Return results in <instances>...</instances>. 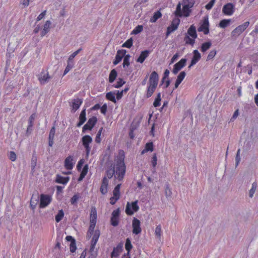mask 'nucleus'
I'll use <instances>...</instances> for the list:
<instances>
[{
  "instance_id": "44",
  "label": "nucleus",
  "mask_w": 258,
  "mask_h": 258,
  "mask_svg": "<svg viewBox=\"0 0 258 258\" xmlns=\"http://www.w3.org/2000/svg\"><path fill=\"white\" fill-rule=\"evenodd\" d=\"M123 57L124 58L122 66L123 68H125V67H128L130 64L129 59L131 57V56L130 54H125V55Z\"/></svg>"
},
{
  "instance_id": "23",
  "label": "nucleus",
  "mask_w": 258,
  "mask_h": 258,
  "mask_svg": "<svg viewBox=\"0 0 258 258\" xmlns=\"http://www.w3.org/2000/svg\"><path fill=\"white\" fill-rule=\"evenodd\" d=\"M180 23V19L178 18H174L173 19L171 24L168 27V29H170L173 32L175 30H176L178 26L179 25V24Z\"/></svg>"
},
{
  "instance_id": "36",
  "label": "nucleus",
  "mask_w": 258,
  "mask_h": 258,
  "mask_svg": "<svg viewBox=\"0 0 258 258\" xmlns=\"http://www.w3.org/2000/svg\"><path fill=\"white\" fill-rule=\"evenodd\" d=\"M212 45V43L210 41L206 42L202 44L201 51L203 52H206L209 49Z\"/></svg>"
},
{
  "instance_id": "52",
  "label": "nucleus",
  "mask_w": 258,
  "mask_h": 258,
  "mask_svg": "<svg viewBox=\"0 0 258 258\" xmlns=\"http://www.w3.org/2000/svg\"><path fill=\"white\" fill-rule=\"evenodd\" d=\"M82 50V48H80L77 51L73 52L71 55H70L68 60L70 61H73L74 57Z\"/></svg>"
},
{
  "instance_id": "63",
  "label": "nucleus",
  "mask_w": 258,
  "mask_h": 258,
  "mask_svg": "<svg viewBox=\"0 0 258 258\" xmlns=\"http://www.w3.org/2000/svg\"><path fill=\"white\" fill-rule=\"evenodd\" d=\"M95 225H96V223H92L90 222V226L88 228V231L89 232L94 233V230L95 229Z\"/></svg>"
},
{
  "instance_id": "57",
  "label": "nucleus",
  "mask_w": 258,
  "mask_h": 258,
  "mask_svg": "<svg viewBox=\"0 0 258 258\" xmlns=\"http://www.w3.org/2000/svg\"><path fill=\"white\" fill-rule=\"evenodd\" d=\"M240 150L239 149L237 151L236 158H235L236 166H237L238 165V164L240 161Z\"/></svg>"
},
{
  "instance_id": "17",
  "label": "nucleus",
  "mask_w": 258,
  "mask_h": 258,
  "mask_svg": "<svg viewBox=\"0 0 258 258\" xmlns=\"http://www.w3.org/2000/svg\"><path fill=\"white\" fill-rule=\"evenodd\" d=\"M79 121L77 124V127L81 126L86 121V109H84L81 112L79 117Z\"/></svg>"
},
{
  "instance_id": "60",
  "label": "nucleus",
  "mask_w": 258,
  "mask_h": 258,
  "mask_svg": "<svg viewBox=\"0 0 258 258\" xmlns=\"http://www.w3.org/2000/svg\"><path fill=\"white\" fill-rule=\"evenodd\" d=\"M157 157L156 153H154L152 160V165L153 167H155L157 165Z\"/></svg>"
},
{
  "instance_id": "40",
  "label": "nucleus",
  "mask_w": 258,
  "mask_h": 258,
  "mask_svg": "<svg viewBox=\"0 0 258 258\" xmlns=\"http://www.w3.org/2000/svg\"><path fill=\"white\" fill-rule=\"evenodd\" d=\"M161 100V93H158L153 103V105L155 107H157L160 105Z\"/></svg>"
},
{
  "instance_id": "56",
  "label": "nucleus",
  "mask_w": 258,
  "mask_h": 258,
  "mask_svg": "<svg viewBox=\"0 0 258 258\" xmlns=\"http://www.w3.org/2000/svg\"><path fill=\"white\" fill-rule=\"evenodd\" d=\"M51 24V22H50V21H49V20L46 21L43 26V29L44 30L45 29L46 30H47L49 32Z\"/></svg>"
},
{
  "instance_id": "55",
  "label": "nucleus",
  "mask_w": 258,
  "mask_h": 258,
  "mask_svg": "<svg viewBox=\"0 0 258 258\" xmlns=\"http://www.w3.org/2000/svg\"><path fill=\"white\" fill-rule=\"evenodd\" d=\"M215 1L216 0L210 1V2H209V3L206 5V9L208 10H211L215 4Z\"/></svg>"
},
{
  "instance_id": "62",
  "label": "nucleus",
  "mask_w": 258,
  "mask_h": 258,
  "mask_svg": "<svg viewBox=\"0 0 258 258\" xmlns=\"http://www.w3.org/2000/svg\"><path fill=\"white\" fill-rule=\"evenodd\" d=\"M35 114H32L29 117V125L30 126H33V121L35 119Z\"/></svg>"
},
{
  "instance_id": "53",
  "label": "nucleus",
  "mask_w": 258,
  "mask_h": 258,
  "mask_svg": "<svg viewBox=\"0 0 258 258\" xmlns=\"http://www.w3.org/2000/svg\"><path fill=\"white\" fill-rule=\"evenodd\" d=\"M70 251L71 252H74L76 251V248H77L76 244V240H73V241H72V242H71L70 245Z\"/></svg>"
},
{
  "instance_id": "11",
  "label": "nucleus",
  "mask_w": 258,
  "mask_h": 258,
  "mask_svg": "<svg viewBox=\"0 0 258 258\" xmlns=\"http://www.w3.org/2000/svg\"><path fill=\"white\" fill-rule=\"evenodd\" d=\"M39 201V196L38 192L37 191L33 192L30 200V207L33 210L36 208Z\"/></svg>"
},
{
  "instance_id": "39",
  "label": "nucleus",
  "mask_w": 258,
  "mask_h": 258,
  "mask_svg": "<svg viewBox=\"0 0 258 258\" xmlns=\"http://www.w3.org/2000/svg\"><path fill=\"white\" fill-rule=\"evenodd\" d=\"M74 66L73 61L68 60L67 66L64 71L63 75H66Z\"/></svg>"
},
{
  "instance_id": "41",
  "label": "nucleus",
  "mask_w": 258,
  "mask_h": 258,
  "mask_svg": "<svg viewBox=\"0 0 258 258\" xmlns=\"http://www.w3.org/2000/svg\"><path fill=\"white\" fill-rule=\"evenodd\" d=\"M257 187V183L256 182H254L252 184V187L249 192V197L252 198L253 197V195L256 190Z\"/></svg>"
},
{
  "instance_id": "46",
  "label": "nucleus",
  "mask_w": 258,
  "mask_h": 258,
  "mask_svg": "<svg viewBox=\"0 0 258 258\" xmlns=\"http://www.w3.org/2000/svg\"><path fill=\"white\" fill-rule=\"evenodd\" d=\"M133 39L132 38H130L126 41H125L122 45L123 47L131 48L133 45Z\"/></svg>"
},
{
  "instance_id": "14",
  "label": "nucleus",
  "mask_w": 258,
  "mask_h": 258,
  "mask_svg": "<svg viewBox=\"0 0 258 258\" xmlns=\"http://www.w3.org/2000/svg\"><path fill=\"white\" fill-rule=\"evenodd\" d=\"M126 52V51L125 49L118 50L117 51L115 59L113 61V64L116 65L117 64H118L121 60L123 56L125 55Z\"/></svg>"
},
{
  "instance_id": "45",
  "label": "nucleus",
  "mask_w": 258,
  "mask_h": 258,
  "mask_svg": "<svg viewBox=\"0 0 258 258\" xmlns=\"http://www.w3.org/2000/svg\"><path fill=\"white\" fill-rule=\"evenodd\" d=\"M174 14L177 17H181L182 16L181 10V4L180 3L177 5L176 11L174 12Z\"/></svg>"
},
{
  "instance_id": "3",
  "label": "nucleus",
  "mask_w": 258,
  "mask_h": 258,
  "mask_svg": "<svg viewBox=\"0 0 258 258\" xmlns=\"http://www.w3.org/2000/svg\"><path fill=\"white\" fill-rule=\"evenodd\" d=\"M40 208H44L47 207L51 202L52 199L50 196L48 195L41 194L39 197Z\"/></svg>"
},
{
  "instance_id": "10",
  "label": "nucleus",
  "mask_w": 258,
  "mask_h": 258,
  "mask_svg": "<svg viewBox=\"0 0 258 258\" xmlns=\"http://www.w3.org/2000/svg\"><path fill=\"white\" fill-rule=\"evenodd\" d=\"M209 26L208 18L205 17L203 24L198 28V31L199 32L203 31L205 34H208L209 33Z\"/></svg>"
},
{
  "instance_id": "25",
  "label": "nucleus",
  "mask_w": 258,
  "mask_h": 258,
  "mask_svg": "<svg viewBox=\"0 0 258 258\" xmlns=\"http://www.w3.org/2000/svg\"><path fill=\"white\" fill-rule=\"evenodd\" d=\"M193 54L194 55L191 58V61H192V63L196 64L201 59V54L198 51V50L197 49L194 50Z\"/></svg>"
},
{
  "instance_id": "22",
  "label": "nucleus",
  "mask_w": 258,
  "mask_h": 258,
  "mask_svg": "<svg viewBox=\"0 0 258 258\" xmlns=\"http://www.w3.org/2000/svg\"><path fill=\"white\" fill-rule=\"evenodd\" d=\"M185 75L186 73L184 71H182L179 73V74L177 76V79L175 83V89L178 88L179 84L181 83V82L183 81V79L185 77Z\"/></svg>"
},
{
  "instance_id": "15",
  "label": "nucleus",
  "mask_w": 258,
  "mask_h": 258,
  "mask_svg": "<svg viewBox=\"0 0 258 258\" xmlns=\"http://www.w3.org/2000/svg\"><path fill=\"white\" fill-rule=\"evenodd\" d=\"M123 247V243H119L116 247H114L111 253V257H117L118 256L120 252L122 251Z\"/></svg>"
},
{
  "instance_id": "7",
  "label": "nucleus",
  "mask_w": 258,
  "mask_h": 258,
  "mask_svg": "<svg viewBox=\"0 0 258 258\" xmlns=\"http://www.w3.org/2000/svg\"><path fill=\"white\" fill-rule=\"evenodd\" d=\"M186 58H182L180 61L175 63L172 70L173 73L175 75L177 74L186 65Z\"/></svg>"
},
{
  "instance_id": "49",
  "label": "nucleus",
  "mask_w": 258,
  "mask_h": 258,
  "mask_svg": "<svg viewBox=\"0 0 258 258\" xmlns=\"http://www.w3.org/2000/svg\"><path fill=\"white\" fill-rule=\"evenodd\" d=\"M153 147V143L152 142H149L146 144L145 148L146 149V150H147L148 151L152 152L154 150Z\"/></svg>"
},
{
  "instance_id": "19",
  "label": "nucleus",
  "mask_w": 258,
  "mask_h": 258,
  "mask_svg": "<svg viewBox=\"0 0 258 258\" xmlns=\"http://www.w3.org/2000/svg\"><path fill=\"white\" fill-rule=\"evenodd\" d=\"M187 0H183V15L185 17H188L189 16V14L191 12V10L190 8H192V5H186L185 4L186 1Z\"/></svg>"
},
{
  "instance_id": "34",
  "label": "nucleus",
  "mask_w": 258,
  "mask_h": 258,
  "mask_svg": "<svg viewBox=\"0 0 258 258\" xmlns=\"http://www.w3.org/2000/svg\"><path fill=\"white\" fill-rule=\"evenodd\" d=\"M230 19H223L220 22L219 26L221 28H225L230 24Z\"/></svg>"
},
{
  "instance_id": "32",
  "label": "nucleus",
  "mask_w": 258,
  "mask_h": 258,
  "mask_svg": "<svg viewBox=\"0 0 258 258\" xmlns=\"http://www.w3.org/2000/svg\"><path fill=\"white\" fill-rule=\"evenodd\" d=\"M115 93L112 92H109L106 93V98L107 100H110L113 103H116V99L115 98Z\"/></svg>"
},
{
  "instance_id": "26",
  "label": "nucleus",
  "mask_w": 258,
  "mask_h": 258,
  "mask_svg": "<svg viewBox=\"0 0 258 258\" xmlns=\"http://www.w3.org/2000/svg\"><path fill=\"white\" fill-rule=\"evenodd\" d=\"M50 78L51 77L47 73L43 75L41 74L38 77V80L41 84H44L45 83L48 82Z\"/></svg>"
},
{
  "instance_id": "21",
  "label": "nucleus",
  "mask_w": 258,
  "mask_h": 258,
  "mask_svg": "<svg viewBox=\"0 0 258 258\" xmlns=\"http://www.w3.org/2000/svg\"><path fill=\"white\" fill-rule=\"evenodd\" d=\"M150 51L148 50L142 51L139 57L137 59V61L142 63L145 59L148 56Z\"/></svg>"
},
{
  "instance_id": "6",
  "label": "nucleus",
  "mask_w": 258,
  "mask_h": 258,
  "mask_svg": "<svg viewBox=\"0 0 258 258\" xmlns=\"http://www.w3.org/2000/svg\"><path fill=\"white\" fill-rule=\"evenodd\" d=\"M97 121V118L96 116H93L90 118L87 123L83 127L82 132L85 133L87 130L91 131L95 126Z\"/></svg>"
},
{
  "instance_id": "47",
  "label": "nucleus",
  "mask_w": 258,
  "mask_h": 258,
  "mask_svg": "<svg viewBox=\"0 0 258 258\" xmlns=\"http://www.w3.org/2000/svg\"><path fill=\"white\" fill-rule=\"evenodd\" d=\"M143 30V27L142 25H138L137 26L135 29L132 32V34H138L141 32Z\"/></svg>"
},
{
  "instance_id": "42",
  "label": "nucleus",
  "mask_w": 258,
  "mask_h": 258,
  "mask_svg": "<svg viewBox=\"0 0 258 258\" xmlns=\"http://www.w3.org/2000/svg\"><path fill=\"white\" fill-rule=\"evenodd\" d=\"M64 216V212L62 210L58 211L57 215L55 216V219L56 222H60Z\"/></svg>"
},
{
  "instance_id": "29",
  "label": "nucleus",
  "mask_w": 258,
  "mask_h": 258,
  "mask_svg": "<svg viewBox=\"0 0 258 258\" xmlns=\"http://www.w3.org/2000/svg\"><path fill=\"white\" fill-rule=\"evenodd\" d=\"M162 16V14L159 11H157L154 13L153 16H152L150 20V22L151 23H155L156 21Z\"/></svg>"
},
{
  "instance_id": "8",
  "label": "nucleus",
  "mask_w": 258,
  "mask_h": 258,
  "mask_svg": "<svg viewBox=\"0 0 258 258\" xmlns=\"http://www.w3.org/2000/svg\"><path fill=\"white\" fill-rule=\"evenodd\" d=\"M93 237L91 241V246L90 248V251L92 252L95 248V246L96 244V243L98 240V238L100 235V231L98 229L95 230L94 231V233L93 234Z\"/></svg>"
},
{
  "instance_id": "5",
  "label": "nucleus",
  "mask_w": 258,
  "mask_h": 258,
  "mask_svg": "<svg viewBox=\"0 0 258 258\" xmlns=\"http://www.w3.org/2000/svg\"><path fill=\"white\" fill-rule=\"evenodd\" d=\"M249 22L246 21L234 29L231 32L232 36H237L241 34L249 26Z\"/></svg>"
},
{
  "instance_id": "16",
  "label": "nucleus",
  "mask_w": 258,
  "mask_h": 258,
  "mask_svg": "<svg viewBox=\"0 0 258 258\" xmlns=\"http://www.w3.org/2000/svg\"><path fill=\"white\" fill-rule=\"evenodd\" d=\"M107 185H108V180L106 178V177H104L102 181V184L100 188V192L103 195H105L107 192Z\"/></svg>"
},
{
  "instance_id": "12",
  "label": "nucleus",
  "mask_w": 258,
  "mask_h": 258,
  "mask_svg": "<svg viewBox=\"0 0 258 258\" xmlns=\"http://www.w3.org/2000/svg\"><path fill=\"white\" fill-rule=\"evenodd\" d=\"M159 81V76L157 73L155 71L153 72L150 77L149 79V85L156 87L158 85Z\"/></svg>"
},
{
  "instance_id": "43",
  "label": "nucleus",
  "mask_w": 258,
  "mask_h": 258,
  "mask_svg": "<svg viewBox=\"0 0 258 258\" xmlns=\"http://www.w3.org/2000/svg\"><path fill=\"white\" fill-rule=\"evenodd\" d=\"M125 82L123 81L122 78H118V80L115 84H114L112 86L115 88H119L122 86Z\"/></svg>"
},
{
  "instance_id": "18",
  "label": "nucleus",
  "mask_w": 258,
  "mask_h": 258,
  "mask_svg": "<svg viewBox=\"0 0 258 258\" xmlns=\"http://www.w3.org/2000/svg\"><path fill=\"white\" fill-rule=\"evenodd\" d=\"M73 160V157L72 156H69L64 160V166L66 169L68 170H71L73 169L74 164L72 162Z\"/></svg>"
},
{
  "instance_id": "4",
  "label": "nucleus",
  "mask_w": 258,
  "mask_h": 258,
  "mask_svg": "<svg viewBox=\"0 0 258 258\" xmlns=\"http://www.w3.org/2000/svg\"><path fill=\"white\" fill-rule=\"evenodd\" d=\"M82 142L85 149L86 156H88L91 150L89 144L92 142V138L89 135H85L82 137Z\"/></svg>"
},
{
  "instance_id": "64",
  "label": "nucleus",
  "mask_w": 258,
  "mask_h": 258,
  "mask_svg": "<svg viewBox=\"0 0 258 258\" xmlns=\"http://www.w3.org/2000/svg\"><path fill=\"white\" fill-rule=\"evenodd\" d=\"M101 112L105 115L107 111V106L106 104H104L102 107H100Z\"/></svg>"
},
{
  "instance_id": "50",
  "label": "nucleus",
  "mask_w": 258,
  "mask_h": 258,
  "mask_svg": "<svg viewBox=\"0 0 258 258\" xmlns=\"http://www.w3.org/2000/svg\"><path fill=\"white\" fill-rule=\"evenodd\" d=\"M216 50H211L208 55L207 56V60H211L212 59H213L214 56H215V55L216 54Z\"/></svg>"
},
{
  "instance_id": "35",
  "label": "nucleus",
  "mask_w": 258,
  "mask_h": 258,
  "mask_svg": "<svg viewBox=\"0 0 258 258\" xmlns=\"http://www.w3.org/2000/svg\"><path fill=\"white\" fill-rule=\"evenodd\" d=\"M156 88V87L149 85V86L148 88L147 92V94H146L147 98H149V97H151V96L154 93Z\"/></svg>"
},
{
  "instance_id": "9",
  "label": "nucleus",
  "mask_w": 258,
  "mask_h": 258,
  "mask_svg": "<svg viewBox=\"0 0 258 258\" xmlns=\"http://www.w3.org/2000/svg\"><path fill=\"white\" fill-rule=\"evenodd\" d=\"M133 233L136 235L141 232V222L139 220L136 218H134L133 220Z\"/></svg>"
},
{
  "instance_id": "54",
  "label": "nucleus",
  "mask_w": 258,
  "mask_h": 258,
  "mask_svg": "<svg viewBox=\"0 0 258 258\" xmlns=\"http://www.w3.org/2000/svg\"><path fill=\"white\" fill-rule=\"evenodd\" d=\"M9 158L12 161H15L17 158V155L14 151H10L9 153Z\"/></svg>"
},
{
  "instance_id": "20",
  "label": "nucleus",
  "mask_w": 258,
  "mask_h": 258,
  "mask_svg": "<svg viewBox=\"0 0 258 258\" xmlns=\"http://www.w3.org/2000/svg\"><path fill=\"white\" fill-rule=\"evenodd\" d=\"M186 35H188L189 36H191L194 39L197 38L198 35L196 32V28L194 25H192L190 26Z\"/></svg>"
},
{
  "instance_id": "59",
  "label": "nucleus",
  "mask_w": 258,
  "mask_h": 258,
  "mask_svg": "<svg viewBox=\"0 0 258 258\" xmlns=\"http://www.w3.org/2000/svg\"><path fill=\"white\" fill-rule=\"evenodd\" d=\"M55 133V127L54 126H52L50 131L49 134V138H54Z\"/></svg>"
},
{
  "instance_id": "51",
  "label": "nucleus",
  "mask_w": 258,
  "mask_h": 258,
  "mask_svg": "<svg viewBox=\"0 0 258 258\" xmlns=\"http://www.w3.org/2000/svg\"><path fill=\"white\" fill-rule=\"evenodd\" d=\"M111 224L113 226H116L118 225V218L112 217L110 219Z\"/></svg>"
},
{
  "instance_id": "13",
  "label": "nucleus",
  "mask_w": 258,
  "mask_h": 258,
  "mask_svg": "<svg viewBox=\"0 0 258 258\" xmlns=\"http://www.w3.org/2000/svg\"><path fill=\"white\" fill-rule=\"evenodd\" d=\"M222 12L225 15H232L234 12V5L232 3H228L225 5L223 7Z\"/></svg>"
},
{
  "instance_id": "28",
  "label": "nucleus",
  "mask_w": 258,
  "mask_h": 258,
  "mask_svg": "<svg viewBox=\"0 0 258 258\" xmlns=\"http://www.w3.org/2000/svg\"><path fill=\"white\" fill-rule=\"evenodd\" d=\"M117 76V73L115 69L112 70L109 75V82L111 83H113L116 78Z\"/></svg>"
},
{
  "instance_id": "48",
  "label": "nucleus",
  "mask_w": 258,
  "mask_h": 258,
  "mask_svg": "<svg viewBox=\"0 0 258 258\" xmlns=\"http://www.w3.org/2000/svg\"><path fill=\"white\" fill-rule=\"evenodd\" d=\"M80 198L79 194L74 195L71 199L70 202L72 205H75L77 203V201Z\"/></svg>"
},
{
  "instance_id": "30",
  "label": "nucleus",
  "mask_w": 258,
  "mask_h": 258,
  "mask_svg": "<svg viewBox=\"0 0 258 258\" xmlns=\"http://www.w3.org/2000/svg\"><path fill=\"white\" fill-rule=\"evenodd\" d=\"M125 248L127 250V253L126 254H130V251L133 248V245L131 243V240L129 238H127L126 239L125 244Z\"/></svg>"
},
{
  "instance_id": "1",
  "label": "nucleus",
  "mask_w": 258,
  "mask_h": 258,
  "mask_svg": "<svg viewBox=\"0 0 258 258\" xmlns=\"http://www.w3.org/2000/svg\"><path fill=\"white\" fill-rule=\"evenodd\" d=\"M126 170V167L124 162V158H120L118 160L116 164V173L118 175L117 178L119 180H121L124 175Z\"/></svg>"
},
{
  "instance_id": "31",
  "label": "nucleus",
  "mask_w": 258,
  "mask_h": 258,
  "mask_svg": "<svg viewBox=\"0 0 258 258\" xmlns=\"http://www.w3.org/2000/svg\"><path fill=\"white\" fill-rule=\"evenodd\" d=\"M115 172V170L114 167L111 166L106 172L107 177L110 179L114 175Z\"/></svg>"
},
{
  "instance_id": "58",
  "label": "nucleus",
  "mask_w": 258,
  "mask_h": 258,
  "mask_svg": "<svg viewBox=\"0 0 258 258\" xmlns=\"http://www.w3.org/2000/svg\"><path fill=\"white\" fill-rule=\"evenodd\" d=\"M155 234L158 237H160L161 235V226L159 225L157 226L155 228Z\"/></svg>"
},
{
  "instance_id": "33",
  "label": "nucleus",
  "mask_w": 258,
  "mask_h": 258,
  "mask_svg": "<svg viewBox=\"0 0 258 258\" xmlns=\"http://www.w3.org/2000/svg\"><path fill=\"white\" fill-rule=\"evenodd\" d=\"M37 164V157L35 154H33L32 158H31V170L33 172L35 171V168Z\"/></svg>"
},
{
  "instance_id": "38",
  "label": "nucleus",
  "mask_w": 258,
  "mask_h": 258,
  "mask_svg": "<svg viewBox=\"0 0 258 258\" xmlns=\"http://www.w3.org/2000/svg\"><path fill=\"white\" fill-rule=\"evenodd\" d=\"M82 103V101L80 99L74 100V102L73 103V107L75 109L74 112L79 109Z\"/></svg>"
},
{
  "instance_id": "61",
  "label": "nucleus",
  "mask_w": 258,
  "mask_h": 258,
  "mask_svg": "<svg viewBox=\"0 0 258 258\" xmlns=\"http://www.w3.org/2000/svg\"><path fill=\"white\" fill-rule=\"evenodd\" d=\"M119 214H120V210L119 208H118L117 209L114 210L112 212L111 216L114 217L118 218L119 216Z\"/></svg>"
},
{
  "instance_id": "27",
  "label": "nucleus",
  "mask_w": 258,
  "mask_h": 258,
  "mask_svg": "<svg viewBox=\"0 0 258 258\" xmlns=\"http://www.w3.org/2000/svg\"><path fill=\"white\" fill-rule=\"evenodd\" d=\"M69 180V177H63L59 175H57L55 181L58 183L66 184Z\"/></svg>"
},
{
  "instance_id": "37",
  "label": "nucleus",
  "mask_w": 258,
  "mask_h": 258,
  "mask_svg": "<svg viewBox=\"0 0 258 258\" xmlns=\"http://www.w3.org/2000/svg\"><path fill=\"white\" fill-rule=\"evenodd\" d=\"M184 41L186 44H190L191 46H193L195 43V39L190 38L188 35H185L184 38Z\"/></svg>"
},
{
  "instance_id": "2",
  "label": "nucleus",
  "mask_w": 258,
  "mask_h": 258,
  "mask_svg": "<svg viewBox=\"0 0 258 258\" xmlns=\"http://www.w3.org/2000/svg\"><path fill=\"white\" fill-rule=\"evenodd\" d=\"M139 209L138 201L132 202L131 204L127 202L125 208V213L128 215H132L134 214V212H137Z\"/></svg>"
},
{
  "instance_id": "24",
  "label": "nucleus",
  "mask_w": 258,
  "mask_h": 258,
  "mask_svg": "<svg viewBox=\"0 0 258 258\" xmlns=\"http://www.w3.org/2000/svg\"><path fill=\"white\" fill-rule=\"evenodd\" d=\"M97 212L94 207H92L90 212V222L92 223H96Z\"/></svg>"
}]
</instances>
